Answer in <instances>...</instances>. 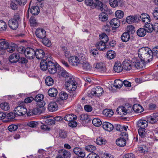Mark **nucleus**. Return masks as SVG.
<instances>
[{
    "mask_svg": "<svg viewBox=\"0 0 158 158\" xmlns=\"http://www.w3.org/2000/svg\"><path fill=\"white\" fill-rule=\"evenodd\" d=\"M31 13L33 15H37L40 12V9L38 6H34L31 8Z\"/></svg>",
    "mask_w": 158,
    "mask_h": 158,
    "instance_id": "obj_43",
    "label": "nucleus"
},
{
    "mask_svg": "<svg viewBox=\"0 0 158 158\" xmlns=\"http://www.w3.org/2000/svg\"><path fill=\"white\" fill-rule=\"evenodd\" d=\"M15 112L13 113V112H11L7 114L6 116L8 119L12 120L15 118Z\"/></svg>",
    "mask_w": 158,
    "mask_h": 158,
    "instance_id": "obj_63",
    "label": "nucleus"
},
{
    "mask_svg": "<svg viewBox=\"0 0 158 158\" xmlns=\"http://www.w3.org/2000/svg\"><path fill=\"white\" fill-rule=\"evenodd\" d=\"M62 50L64 52V55L65 57L69 58L70 55L69 49L66 47L63 46L62 47Z\"/></svg>",
    "mask_w": 158,
    "mask_h": 158,
    "instance_id": "obj_56",
    "label": "nucleus"
},
{
    "mask_svg": "<svg viewBox=\"0 0 158 158\" xmlns=\"http://www.w3.org/2000/svg\"><path fill=\"white\" fill-rule=\"evenodd\" d=\"M96 46L100 50L102 51L106 48L105 43L101 41L97 42Z\"/></svg>",
    "mask_w": 158,
    "mask_h": 158,
    "instance_id": "obj_44",
    "label": "nucleus"
},
{
    "mask_svg": "<svg viewBox=\"0 0 158 158\" xmlns=\"http://www.w3.org/2000/svg\"><path fill=\"white\" fill-rule=\"evenodd\" d=\"M20 58V56L17 53L12 54L9 57V60L11 63H15L18 61Z\"/></svg>",
    "mask_w": 158,
    "mask_h": 158,
    "instance_id": "obj_17",
    "label": "nucleus"
},
{
    "mask_svg": "<svg viewBox=\"0 0 158 158\" xmlns=\"http://www.w3.org/2000/svg\"><path fill=\"white\" fill-rule=\"evenodd\" d=\"M69 60V63L73 66L77 65L80 62L78 57L76 56H70Z\"/></svg>",
    "mask_w": 158,
    "mask_h": 158,
    "instance_id": "obj_14",
    "label": "nucleus"
},
{
    "mask_svg": "<svg viewBox=\"0 0 158 158\" xmlns=\"http://www.w3.org/2000/svg\"><path fill=\"white\" fill-rule=\"evenodd\" d=\"M57 90L55 88H51L49 89L48 91L49 95L52 97H55L57 94Z\"/></svg>",
    "mask_w": 158,
    "mask_h": 158,
    "instance_id": "obj_34",
    "label": "nucleus"
},
{
    "mask_svg": "<svg viewBox=\"0 0 158 158\" xmlns=\"http://www.w3.org/2000/svg\"><path fill=\"white\" fill-rule=\"evenodd\" d=\"M17 47L16 44H11L10 45H8L6 48L7 51L10 53L13 52L15 50Z\"/></svg>",
    "mask_w": 158,
    "mask_h": 158,
    "instance_id": "obj_39",
    "label": "nucleus"
},
{
    "mask_svg": "<svg viewBox=\"0 0 158 158\" xmlns=\"http://www.w3.org/2000/svg\"><path fill=\"white\" fill-rule=\"evenodd\" d=\"M110 25L112 27L114 28H117L120 25V21L117 18H114L112 19L110 22Z\"/></svg>",
    "mask_w": 158,
    "mask_h": 158,
    "instance_id": "obj_27",
    "label": "nucleus"
},
{
    "mask_svg": "<svg viewBox=\"0 0 158 158\" xmlns=\"http://www.w3.org/2000/svg\"><path fill=\"white\" fill-rule=\"evenodd\" d=\"M99 20L102 22L106 21L108 19V16L106 13L102 12L99 15Z\"/></svg>",
    "mask_w": 158,
    "mask_h": 158,
    "instance_id": "obj_35",
    "label": "nucleus"
},
{
    "mask_svg": "<svg viewBox=\"0 0 158 158\" xmlns=\"http://www.w3.org/2000/svg\"><path fill=\"white\" fill-rule=\"evenodd\" d=\"M80 119L81 120H86L89 118V116L87 114H83L80 115Z\"/></svg>",
    "mask_w": 158,
    "mask_h": 158,
    "instance_id": "obj_64",
    "label": "nucleus"
},
{
    "mask_svg": "<svg viewBox=\"0 0 158 158\" xmlns=\"http://www.w3.org/2000/svg\"><path fill=\"white\" fill-rule=\"evenodd\" d=\"M93 124L96 127H99L102 123L101 120L98 118H94L92 121Z\"/></svg>",
    "mask_w": 158,
    "mask_h": 158,
    "instance_id": "obj_49",
    "label": "nucleus"
},
{
    "mask_svg": "<svg viewBox=\"0 0 158 158\" xmlns=\"http://www.w3.org/2000/svg\"><path fill=\"white\" fill-rule=\"evenodd\" d=\"M152 14L154 19L158 21V8H156L153 11Z\"/></svg>",
    "mask_w": 158,
    "mask_h": 158,
    "instance_id": "obj_58",
    "label": "nucleus"
},
{
    "mask_svg": "<svg viewBox=\"0 0 158 158\" xmlns=\"http://www.w3.org/2000/svg\"><path fill=\"white\" fill-rule=\"evenodd\" d=\"M0 107L2 109L5 111H7L10 109V106L7 102H2L0 104Z\"/></svg>",
    "mask_w": 158,
    "mask_h": 158,
    "instance_id": "obj_42",
    "label": "nucleus"
},
{
    "mask_svg": "<svg viewBox=\"0 0 158 158\" xmlns=\"http://www.w3.org/2000/svg\"><path fill=\"white\" fill-rule=\"evenodd\" d=\"M96 142L97 144L99 145L105 144L106 143V140L101 137H99L97 139Z\"/></svg>",
    "mask_w": 158,
    "mask_h": 158,
    "instance_id": "obj_52",
    "label": "nucleus"
},
{
    "mask_svg": "<svg viewBox=\"0 0 158 158\" xmlns=\"http://www.w3.org/2000/svg\"><path fill=\"white\" fill-rule=\"evenodd\" d=\"M121 38L123 42H127L130 39L129 33L128 32L123 33L122 35Z\"/></svg>",
    "mask_w": 158,
    "mask_h": 158,
    "instance_id": "obj_33",
    "label": "nucleus"
},
{
    "mask_svg": "<svg viewBox=\"0 0 158 158\" xmlns=\"http://www.w3.org/2000/svg\"><path fill=\"white\" fill-rule=\"evenodd\" d=\"M130 107L132 109L131 113L133 110L136 113H141L143 110V109L142 106L138 104H135L133 106V107L130 105Z\"/></svg>",
    "mask_w": 158,
    "mask_h": 158,
    "instance_id": "obj_15",
    "label": "nucleus"
},
{
    "mask_svg": "<svg viewBox=\"0 0 158 158\" xmlns=\"http://www.w3.org/2000/svg\"><path fill=\"white\" fill-rule=\"evenodd\" d=\"M115 16L118 19L122 18L124 15V13L122 10H118L116 11L115 13Z\"/></svg>",
    "mask_w": 158,
    "mask_h": 158,
    "instance_id": "obj_51",
    "label": "nucleus"
},
{
    "mask_svg": "<svg viewBox=\"0 0 158 158\" xmlns=\"http://www.w3.org/2000/svg\"><path fill=\"white\" fill-rule=\"evenodd\" d=\"M45 82L46 85L48 86H52L54 83L53 79L50 77H47L45 79Z\"/></svg>",
    "mask_w": 158,
    "mask_h": 158,
    "instance_id": "obj_37",
    "label": "nucleus"
},
{
    "mask_svg": "<svg viewBox=\"0 0 158 158\" xmlns=\"http://www.w3.org/2000/svg\"><path fill=\"white\" fill-rule=\"evenodd\" d=\"M48 109L50 111H55L58 109L57 104L55 102H51L48 105Z\"/></svg>",
    "mask_w": 158,
    "mask_h": 158,
    "instance_id": "obj_22",
    "label": "nucleus"
},
{
    "mask_svg": "<svg viewBox=\"0 0 158 158\" xmlns=\"http://www.w3.org/2000/svg\"><path fill=\"white\" fill-rule=\"evenodd\" d=\"M144 128H139L138 130V132L139 136L142 138L146 137L147 135L146 132Z\"/></svg>",
    "mask_w": 158,
    "mask_h": 158,
    "instance_id": "obj_45",
    "label": "nucleus"
},
{
    "mask_svg": "<svg viewBox=\"0 0 158 158\" xmlns=\"http://www.w3.org/2000/svg\"><path fill=\"white\" fill-rule=\"evenodd\" d=\"M60 153L64 158H70L71 156L70 152L68 150L64 149L60 151Z\"/></svg>",
    "mask_w": 158,
    "mask_h": 158,
    "instance_id": "obj_29",
    "label": "nucleus"
},
{
    "mask_svg": "<svg viewBox=\"0 0 158 158\" xmlns=\"http://www.w3.org/2000/svg\"><path fill=\"white\" fill-rule=\"evenodd\" d=\"M133 66L138 69H141L145 67V65L148 62L145 61L139 60L136 58L132 59Z\"/></svg>",
    "mask_w": 158,
    "mask_h": 158,
    "instance_id": "obj_5",
    "label": "nucleus"
},
{
    "mask_svg": "<svg viewBox=\"0 0 158 158\" xmlns=\"http://www.w3.org/2000/svg\"><path fill=\"white\" fill-rule=\"evenodd\" d=\"M116 143L118 146L123 147L126 145V141L125 139L120 137L116 140Z\"/></svg>",
    "mask_w": 158,
    "mask_h": 158,
    "instance_id": "obj_23",
    "label": "nucleus"
},
{
    "mask_svg": "<svg viewBox=\"0 0 158 158\" xmlns=\"http://www.w3.org/2000/svg\"><path fill=\"white\" fill-rule=\"evenodd\" d=\"M135 29L134 26L132 25H129L127 27V32H128L129 33L133 34L135 32Z\"/></svg>",
    "mask_w": 158,
    "mask_h": 158,
    "instance_id": "obj_60",
    "label": "nucleus"
},
{
    "mask_svg": "<svg viewBox=\"0 0 158 158\" xmlns=\"http://www.w3.org/2000/svg\"><path fill=\"white\" fill-rule=\"evenodd\" d=\"M144 27L146 28L145 30L148 32H152L154 30L153 24L149 23L146 24Z\"/></svg>",
    "mask_w": 158,
    "mask_h": 158,
    "instance_id": "obj_40",
    "label": "nucleus"
},
{
    "mask_svg": "<svg viewBox=\"0 0 158 158\" xmlns=\"http://www.w3.org/2000/svg\"><path fill=\"white\" fill-rule=\"evenodd\" d=\"M106 55L107 59L111 60L114 59L116 56V54L114 51L110 50L107 51Z\"/></svg>",
    "mask_w": 158,
    "mask_h": 158,
    "instance_id": "obj_32",
    "label": "nucleus"
},
{
    "mask_svg": "<svg viewBox=\"0 0 158 158\" xmlns=\"http://www.w3.org/2000/svg\"><path fill=\"white\" fill-rule=\"evenodd\" d=\"M138 150L140 153H145L148 152V149L146 146L142 145L138 148Z\"/></svg>",
    "mask_w": 158,
    "mask_h": 158,
    "instance_id": "obj_47",
    "label": "nucleus"
},
{
    "mask_svg": "<svg viewBox=\"0 0 158 158\" xmlns=\"http://www.w3.org/2000/svg\"><path fill=\"white\" fill-rule=\"evenodd\" d=\"M35 35L39 39H42L46 35L45 31L42 28H37L35 31Z\"/></svg>",
    "mask_w": 158,
    "mask_h": 158,
    "instance_id": "obj_12",
    "label": "nucleus"
},
{
    "mask_svg": "<svg viewBox=\"0 0 158 158\" xmlns=\"http://www.w3.org/2000/svg\"><path fill=\"white\" fill-rule=\"evenodd\" d=\"M80 63L84 70H88L90 69L91 67L88 62L81 61Z\"/></svg>",
    "mask_w": 158,
    "mask_h": 158,
    "instance_id": "obj_41",
    "label": "nucleus"
},
{
    "mask_svg": "<svg viewBox=\"0 0 158 158\" xmlns=\"http://www.w3.org/2000/svg\"><path fill=\"white\" fill-rule=\"evenodd\" d=\"M49 60L48 58H47L46 60L41 61L40 63V68L42 70L45 71L48 69V62Z\"/></svg>",
    "mask_w": 158,
    "mask_h": 158,
    "instance_id": "obj_24",
    "label": "nucleus"
},
{
    "mask_svg": "<svg viewBox=\"0 0 158 158\" xmlns=\"http://www.w3.org/2000/svg\"><path fill=\"white\" fill-rule=\"evenodd\" d=\"M94 68L101 72H105L106 70V67L104 64L100 62L95 63L94 65Z\"/></svg>",
    "mask_w": 158,
    "mask_h": 158,
    "instance_id": "obj_13",
    "label": "nucleus"
},
{
    "mask_svg": "<svg viewBox=\"0 0 158 158\" xmlns=\"http://www.w3.org/2000/svg\"><path fill=\"white\" fill-rule=\"evenodd\" d=\"M147 31L144 28H140L137 31V34L138 36L139 37H143L146 34Z\"/></svg>",
    "mask_w": 158,
    "mask_h": 158,
    "instance_id": "obj_36",
    "label": "nucleus"
},
{
    "mask_svg": "<svg viewBox=\"0 0 158 158\" xmlns=\"http://www.w3.org/2000/svg\"><path fill=\"white\" fill-rule=\"evenodd\" d=\"M123 67L120 63L115 62L114 66V70L116 72L120 73L123 70Z\"/></svg>",
    "mask_w": 158,
    "mask_h": 158,
    "instance_id": "obj_25",
    "label": "nucleus"
},
{
    "mask_svg": "<svg viewBox=\"0 0 158 158\" xmlns=\"http://www.w3.org/2000/svg\"><path fill=\"white\" fill-rule=\"evenodd\" d=\"M148 125V122L143 120H140L137 122V126L139 128H144L146 127Z\"/></svg>",
    "mask_w": 158,
    "mask_h": 158,
    "instance_id": "obj_26",
    "label": "nucleus"
},
{
    "mask_svg": "<svg viewBox=\"0 0 158 158\" xmlns=\"http://www.w3.org/2000/svg\"><path fill=\"white\" fill-rule=\"evenodd\" d=\"M123 69L126 71H129L132 68L133 63L132 60H131L126 59L123 62Z\"/></svg>",
    "mask_w": 158,
    "mask_h": 158,
    "instance_id": "obj_10",
    "label": "nucleus"
},
{
    "mask_svg": "<svg viewBox=\"0 0 158 158\" xmlns=\"http://www.w3.org/2000/svg\"><path fill=\"white\" fill-rule=\"evenodd\" d=\"M102 126L103 128L105 130L108 131H112L113 128V125L110 123L106 122L102 124Z\"/></svg>",
    "mask_w": 158,
    "mask_h": 158,
    "instance_id": "obj_20",
    "label": "nucleus"
},
{
    "mask_svg": "<svg viewBox=\"0 0 158 158\" xmlns=\"http://www.w3.org/2000/svg\"><path fill=\"white\" fill-rule=\"evenodd\" d=\"M58 69L60 68V70L58 71V74L60 76L65 77L67 79L69 78L70 76H69V73L64 69H61L60 67H58Z\"/></svg>",
    "mask_w": 158,
    "mask_h": 158,
    "instance_id": "obj_21",
    "label": "nucleus"
},
{
    "mask_svg": "<svg viewBox=\"0 0 158 158\" xmlns=\"http://www.w3.org/2000/svg\"><path fill=\"white\" fill-rule=\"evenodd\" d=\"M7 25L5 22L2 20H0V31H4L6 30Z\"/></svg>",
    "mask_w": 158,
    "mask_h": 158,
    "instance_id": "obj_50",
    "label": "nucleus"
},
{
    "mask_svg": "<svg viewBox=\"0 0 158 158\" xmlns=\"http://www.w3.org/2000/svg\"><path fill=\"white\" fill-rule=\"evenodd\" d=\"M35 56L38 59L43 58L45 56V53L44 51L41 49H37L35 51Z\"/></svg>",
    "mask_w": 158,
    "mask_h": 158,
    "instance_id": "obj_19",
    "label": "nucleus"
},
{
    "mask_svg": "<svg viewBox=\"0 0 158 158\" xmlns=\"http://www.w3.org/2000/svg\"><path fill=\"white\" fill-rule=\"evenodd\" d=\"M42 39V42L44 45L48 47H49L51 45V43L48 38L44 37Z\"/></svg>",
    "mask_w": 158,
    "mask_h": 158,
    "instance_id": "obj_53",
    "label": "nucleus"
},
{
    "mask_svg": "<svg viewBox=\"0 0 158 158\" xmlns=\"http://www.w3.org/2000/svg\"><path fill=\"white\" fill-rule=\"evenodd\" d=\"M37 106V107L35 108L32 111L33 112V113L35 114H37L38 113H42V110H43L44 109V107L42 108H40Z\"/></svg>",
    "mask_w": 158,
    "mask_h": 158,
    "instance_id": "obj_59",
    "label": "nucleus"
},
{
    "mask_svg": "<svg viewBox=\"0 0 158 158\" xmlns=\"http://www.w3.org/2000/svg\"><path fill=\"white\" fill-rule=\"evenodd\" d=\"M0 48L1 49H6L9 45L8 42L5 41L4 39L0 40Z\"/></svg>",
    "mask_w": 158,
    "mask_h": 158,
    "instance_id": "obj_38",
    "label": "nucleus"
},
{
    "mask_svg": "<svg viewBox=\"0 0 158 158\" xmlns=\"http://www.w3.org/2000/svg\"><path fill=\"white\" fill-rule=\"evenodd\" d=\"M20 21V17L18 14L15 15L13 18L8 21V25L10 28L13 30L16 29L19 26V23Z\"/></svg>",
    "mask_w": 158,
    "mask_h": 158,
    "instance_id": "obj_3",
    "label": "nucleus"
},
{
    "mask_svg": "<svg viewBox=\"0 0 158 158\" xmlns=\"http://www.w3.org/2000/svg\"><path fill=\"white\" fill-rule=\"evenodd\" d=\"M35 50L31 48H27L25 49L24 55L29 59H33L35 57Z\"/></svg>",
    "mask_w": 158,
    "mask_h": 158,
    "instance_id": "obj_8",
    "label": "nucleus"
},
{
    "mask_svg": "<svg viewBox=\"0 0 158 158\" xmlns=\"http://www.w3.org/2000/svg\"><path fill=\"white\" fill-rule=\"evenodd\" d=\"M103 92V89L100 86H97L92 89L91 94L93 95L99 96L102 94Z\"/></svg>",
    "mask_w": 158,
    "mask_h": 158,
    "instance_id": "obj_11",
    "label": "nucleus"
},
{
    "mask_svg": "<svg viewBox=\"0 0 158 158\" xmlns=\"http://www.w3.org/2000/svg\"><path fill=\"white\" fill-rule=\"evenodd\" d=\"M57 64H55L51 60L48 62V69L50 74H54L57 72L56 67Z\"/></svg>",
    "mask_w": 158,
    "mask_h": 158,
    "instance_id": "obj_7",
    "label": "nucleus"
},
{
    "mask_svg": "<svg viewBox=\"0 0 158 158\" xmlns=\"http://www.w3.org/2000/svg\"><path fill=\"white\" fill-rule=\"evenodd\" d=\"M123 85V81L120 80H116L114 81V85L117 88H121Z\"/></svg>",
    "mask_w": 158,
    "mask_h": 158,
    "instance_id": "obj_48",
    "label": "nucleus"
},
{
    "mask_svg": "<svg viewBox=\"0 0 158 158\" xmlns=\"http://www.w3.org/2000/svg\"><path fill=\"white\" fill-rule=\"evenodd\" d=\"M64 120L68 122H70L74 120H76L77 117L73 114H66L64 117Z\"/></svg>",
    "mask_w": 158,
    "mask_h": 158,
    "instance_id": "obj_28",
    "label": "nucleus"
},
{
    "mask_svg": "<svg viewBox=\"0 0 158 158\" xmlns=\"http://www.w3.org/2000/svg\"><path fill=\"white\" fill-rule=\"evenodd\" d=\"M38 124V123L37 122L34 121H30L28 122L27 125L29 127L32 128H35L36 127Z\"/></svg>",
    "mask_w": 158,
    "mask_h": 158,
    "instance_id": "obj_57",
    "label": "nucleus"
},
{
    "mask_svg": "<svg viewBox=\"0 0 158 158\" xmlns=\"http://www.w3.org/2000/svg\"><path fill=\"white\" fill-rule=\"evenodd\" d=\"M44 96L40 94H39L35 97L34 100L37 102V106L42 108L45 105V103L43 99Z\"/></svg>",
    "mask_w": 158,
    "mask_h": 158,
    "instance_id": "obj_6",
    "label": "nucleus"
},
{
    "mask_svg": "<svg viewBox=\"0 0 158 158\" xmlns=\"http://www.w3.org/2000/svg\"><path fill=\"white\" fill-rule=\"evenodd\" d=\"M148 121L151 123H156L158 121V113H154L148 118Z\"/></svg>",
    "mask_w": 158,
    "mask_h": 158,
    "instance_id": "obj_18",
    "label": "nucleus"
},
{
    "mask_svg": "<svg viewBox=\"0 0 158 158\" xmlns=\"http://www.w3.org/2000/svg\"><path fill=\"white\" fill-rule=\"evenodd\" d=\"M59 96L60 98L62 100H66L68 98L67 94L64 92H61L59 94Z\"/></svg>",
    "mask_w": 158,
    "mask_h": 158,
    "instance_id": "obj_54",
    "label": "nucleus"
},
{
    "mask_svg": "<svg viewBox=\"0 0 158 158\" xmlns=\"http://www.w3.org/2000/svg\"><path fill=\"white\" fill-rule=\"evenodd\" d=\"M137 17L136 16L130 15L127 17L126 21L129 24H131L135 22L137 20Z\"/></svg>",
    "mask_w": 158,
    "mask_h": 158,
    "instance_id": "obj_30",
    "label": "nucleus"
},
{
    "mask_svg": "<svg viewBox=\"0 0 158 158\" xmlns=\"http://www.w3.org/2000/svg\"><path fill=\"white\" fill-rule=\"evenodd\" d=\"M131 108L130 107V105H128L125 106H119L116 110L117 113L120 115H125L127 114L131 113Z\"/></svg>",
    "mask_w": 158,
    "mask_h": 158,
    "instance_id": "obj_4",
    "label": "nucleus"
},
{
    "mask_svg": "<svg viewBox=\"0 0 158 158\" xmlns=\"http://www.w3.org/2000/svg\"><path fill=\"white\" fill-rule=\"evenodd\" d=\"M103 114L106 116L110 117L114 114V112L110 109H105L103 110Z\"/></svg>",
    "mask_w": 158,
    "mask_h": 158,
    "instance_id": "obj_31",
    "label": "nucleus"
},
{
    "mask_svg": "<svg viewBox=\"0 0 158 158\" xmlns=\"http://www.w3.org/2000/svg\"><path fill=\"white\" fill-rule=\"evenodd\" d=\"M85 149L88 152H92L96 150V148L93 145H88L85 147Z\"/></svg>",
    "mask_w": 158,
    "mask_h": 158,
    "instance_id": "obj_55",
    "label": "nucleus"
},
{
    "mask_svg": "<svg viewBox=\"0 0 158 158\" xmlns=\"http://www.w3.org/2000/svg\"><path fill=\"white\" fill-rule=\"evenodd\" d=\"M65 85L66 89L70 93V95L72 97H75L76 95L75 90L77 87V83L73 77H70L66 79Z\"/></svg>",
    "mask_w": 158,
    "mask_h": 158,
    "instance_id": "obj_2",
    "label": "nucleus"
},
{
    "mask_svg": "<svg viewBox=\"0 0 158 158\" xmlns=\"http://www.w3.org/2000/svg\"><path fill=\"white\" fill-rule=\"evenodd\" d=\"M138 56L140 60L149 63L152 60L153 53L151 49L147 47H143L139 49Z\"/></svg>",
    "mask_w": 158,
    "mask_h": 158,
    "instance_id": "obj_1",
    "label": "nucleus"
},
{
    "mask_svg": "<svg viewBox=\"0 0 158 158\" xmlns=\"http://www.w3.org/2000/svg\"><path fill=\"white\" fill-rule=\"evenodd\" d=\"M74 153L78 156L84 157L85 156V154L84 151L79 147H76L73 150Z\"/></svg>",
    "mask_w": 158,
    "mask_h": 158,
    "instance_id": "obj_16",
    "label": "nucleus"
},
{
    "mask_svg": "<svg viewBox=\"0 0 158 158\" xmlns=\"http://www.w3.org/2000/svg\"><path fill=\"white\" fill-rule=\"evenodd\" d=\"M100 39L101 42L105 43L107 42L108 40V38L107 35L105 33H102L99 35Z\"/></svg>",
    "mask_w": 158,
    "mask_h": 158,
    "instance_id": "obj_46",
    "label": "nucleus"
},
{
    "mask_svg": "<svg viewBox=\"0 0 158 158\" xmlns=\"http://www.w3.org/2000/svg\"><path fill=\"white\" fill-rule=\"evenodd\" d=\"M15 113L18 115L21 116L25 114L27 112L26 107L17 106L14 109Z\"/></svg>",
    "mask_w": 158,
    "mask_h": 158,
    "instance_id": "obj_9",
    "label": "nucleus"
},
{
    "mask_svg": "<svg viewBox=\"0 0 158 158\" xmlns=\"http://www.w3.org/2000/svg\"><path fill=\"white\" fill-rule=\"evenodd\" d=\"M109 4L112 7H115L118 6V2L117 0H110Z\"/></svg>",
    "mask_w": 158,
    "mask_h": 158,
    "instance_id": "obj_62",
    "label": "nucleus"
},
{
    "mask_svg": "<svg viewBox=\"0 0 158 158\" xmlns=\"http://www.w3.org/2000/svg\"><path fill=\"white\" fill-rule=\"evenodd\" d=\"M18 128V126L16 125H10L8 128V130L10 132H12L16 131Z\"/></svg>",
    "mask_w": 158,
    "mask_h": 158,
    "instance_id": "obj_61",
    "label": "nucleus"
}]
</instances>
